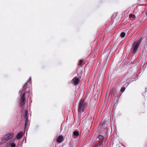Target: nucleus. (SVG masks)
<instances>
[{"label": "nucleus", "mask_w": 147, "mask_h": 147, "mask_svg": "<svg viewBox=\"0 0 147 147\" xmlns=\"http://www.w3.org/2000/svg\"><path fill=\"white\" fill-rule=\"evenodd\" d=\"M31 78L30 77L28 80L27 81L26 83H25L24 85L22 86V90H20L19 91V93L21 94L20 96V106H23L24 105L25 102V94L27 92L26 91V84H29L30 86H31Z\"/></svg>", "instance_id": "nucleus-1"}, {"label": "nucleus", "mask_w": 147, "mask_h": 147, "mask_svg": "<svg viewBox=\"0 0 147 147\" xmlns=\"http://www.w3.org/2000/svg\"><path fill=\"white\" fill-rule=\"evenodd\" d=\"M14 136L13 133H10L5 134L1 140L0 144L3 145L9 140H10Z\"/></svg>", "instance_id": "nucleus-2"}, {"label": "nucleus", "mask_w": 147, "mask_h": 147, "mask_svg": "<svg viewBox=\"0 0 147 147\" xmlns=\"http://www.w3.org/2000/svg\"><path fill=\"white\" fill-rule=\"evenodd\" d=\"M86 107V104L84 101L81 100L79 103L78 107V114L80 115V116L84 113V110L85 108Z\"/></svg>", "instance_id": "nucleus-3"}, {"label": "nucleus", "mask_w": 147, "mask_h": 147, "mask_svg": "<svg viewBox=\"0 0 147 147\" xmlns=\"http://www.w3.org/2000/svg\"><path fill=\"white\" fill-rule=\"evenodd\" d=\"M141 39L135 42L133 45V52L135 53L141 42Z\"/></svg>", "instance_id": "nucleus-4"}, {"label": "nucleus", "mask_w": 147, "mask_h": 147, "mask_svg": "<svg viewBox=\"0 0 147 147\" xmlns=\"http://www.w3.org/2000/svg\"><path fill=\"white\" fill-rule=\"evenodd\" d=\"M81 77L80 76L74 77V85L77 86L80 84L81 82Z\"/></svg>", "instance_id": "nucleus-5"}, {"label": "nucleus", "mask_w": 147, "mask_h": 147, "mask_svg": "<svg viewBox=\"0 0 147 147\" xmlns=\"http://www.w3.org/2000/svg\"><path fill=\"white\" fill-rule=\"evenodd\" d=\"M14 140L11 139L8 143H6V147H15L16 144L14 143Z\"/></svg>", "instance_id": "nucleus-6"}, {"label": "nucleus", "mask_w": 147, "mask_h": 147, "mask_svg": "<svg viewBox=\"0 0 147 147\" xmlns=\"http://www.w3.org/2000/svg\"><path fill=\"white\" fill-rule=\"evenodd\" d=\"M64 140L63 137V136H60L58 137L57 141L59 143L62 142Z\"/></svg>", "instance_id": "nucleus-7"}, {"label": "nucleus", "mask_w": 147, "mask_h": 147, "mask_svg": "<svg viewBox=\"0 0 147 147\" xmlns=\"http://www.w3.org/2000/svg\"><path fill=\"white\" fill-rule=\"evenodd\" d=\"M85 63V61L83 60H81L80 61L79 65L80 67H82Z\"/></svg>", "instance_id": "nucleus-8"}, {"label": "nucleus", "mask_w": 147, "mask_h": 147, "mask_svg": "<svg viewBox=\"0 0 147 147\" xmlns=\"http://www.w3.org/2000/svg\"><path fill=\"white\" fill-rule=\"evenodd\" d=\"M22 132H19L16 136V138L18 139H20L22 136Z\"/></svg>", "instance_id": "nucleus-9"}, {"label": "nucleus", "mask_w": 147, "mask_h": 147, "mask_svg": "<svg viewBox=\"0 0 147 147\" xmlns=\"http://www.w3.org/2000/svg\"><path fill=\"white\" fill-rule=\"evenodd\" d=\"M129 18H131V20H133L136 18V16L134 15L130 14L129 15Z\"/></svg>", "instance_id": "nucleus-10"}, {"label": "nucleus", "mask_w": 147, "mask_h": 147, "mask_svg": "<svg viewBox=\"0 0 147 147\" xmlns=\"http://www.w3.org/2000/svg\"><path fill=\"white\" fill-rule=\"evenodd\" d=\"M24 118L26 119V121L25 123V127H26L28 124V116L24 117Z\"/></svg>", "instance_id": "nucleus-11"}, {"label": "nucleus", "mask_w": 147, "mask_h": 147, "mask_svg": "<svg viewBox=\"0 0 147 147\" xmlns=\"http://www.w3.org/2000/svg\"><path fill=\"white\" fill-rule=\"evenodd\" d=\"M79 136V132L77 131H74V136Z\"/></svg>", "instance_id": "nucleus-12"}, {"label": "nucleus", "mask_w": 147, "mask_h": 147, "mask_svg": "<svg viewBox=\"0 0 147 147\" xmlns=\"http://www.w3.org/2000/svg\"><path fill=\"white\" fill-rule=\"evenodd\" d=\"M120 36L121 38H123L125 36V33L124 32H122L121 33Z\"/></svg>", "instance_id": "nucleus-13"}, {"label": "nucleus", "mask_w": 147, "mask_h": 147, "mask_svg": "<svg viewBox=\"0 0 147 147\" xmlns=\"http://www.w3.org/2000/svg\"><path fill=\"white\" fill-rule=\"evenodd\" d=\"M28 113V110H26L25 111L24 117H26V116H28L27 115Z\"/></svg>", "instance_id": "nucleus-14"}, {"label": "nucleus", "mask_w": 147, "mask_h": 147, "mask_svg": "<svg viewBox=\"0 0 147 147\" xmlns=\"http://www.w3.org/2000/svg\"><path fill=\"white\" fill-rule=\"evenodd\" d=\"M103 136L102 135H99L98 137V138L99 139L102 140L103 139Z\"/></svg>", "instance_id": "nucleus-15"}, {"label": "nucleus", "mask_w": 147, "mask_h": 147, "mask_svg": "<svg viewBox=\"0 0 147 147\" xmlns=\"http://www.w3.org/2000/svg\"><path fill=\"white\" fill-rule=\"evenodd\" d=\"M125 88L124 87H122L121 88V92H123L125 90Z\"/></svg>", "instance_id": "nucleus-16"}, {"label": "nucleus", "mask_w": 147, "mask_h": 147, "mask_svg": "<svg viewBox=\"0 0 147 147\" xmlns=\"http://www.w3.org/2000/svg\"><path fill=\"white\" fill-rule=\"evenodd\" d=\"M101 147V146L100 144H99L98 145H95L94 146V147Z\"/></svg>", "instance_id": "nucleus-17"}, {"label": "nucleus", "mask_w": 147, "mask_h": 147, "mask_svg": "<svg viewBox=\"0 0 147 147\" xmlns=\"http://www.w3.org/2000/svg\"><path fill=\"white\" fill-rule=\"evenodd\" d=\"M75 92H76L75 96H78V94H77L78 92L77 91H76Z\"/></svg>", "instance_id": "nucleus-18"}, {"label": "nucleus", "mask_w": 147, "mask_h": 147, "mask_svg": "<svg viewBox=\"0 0 147 147\" xmlns=\"http://www.w3.org/2000/svg\"><path fill=\"white\" fill-rule=\"evenodd\" d=\"M71 82L72 83H74V78L72 79Z\"/></svg>", "instance_id": "nucleus-19"}, {"label": "nucleus", "mask_w": 147, "mask_h": 147, "mask_svg": "<svg viewBox=\"0 0 147 147\" xmlns=\"http://www.w3.org/2000/svg\"><path fill=\"white\" fill-rule=\"evenodd\" d=\"M85 115V113H84L83 115V116H84V115Z\"/></svg>", "instance_id": "nucleus-20"}, {"label": "nucleus", "mask_w": 147, "mask_h": 147, "mask_svg": "<svg viewBox=\"0 0 147 147\" xmlns=\"http://www.w3.org/2000/svg\"><path fill=\"white\" fill-rule=\"evenodd\" d=\"M134 81V80H131V82H132V81Z\"/></svg>", "instance_id": "nucleus-21"}, {"label": "nucleus", "mask_w": 147, "mask_h": 147, "mask_svg": "<svg viewBox=\"0 0 147 147\" xmlns=\"http://www.w3.org/2000/svg\"><path fill=\"white\" fill-rule=\"evenodd\" d=\"M130 82H129V83H128V84H129V83H130Z\"/></svg>", "instance_id": "nucleus-22"}]
</instances>
